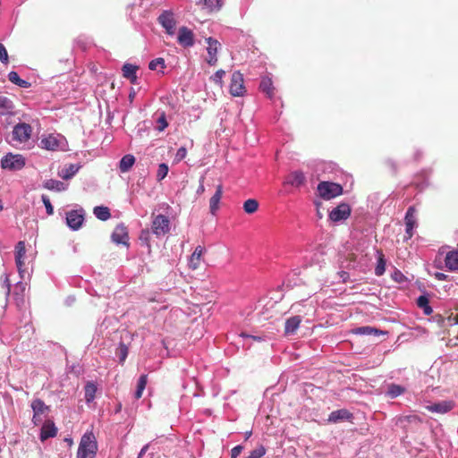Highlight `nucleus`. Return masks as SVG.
Masks as SVG:
<instances>
[{
	"instance_id": "1",
	"label": "nucleus",
	"mask_w": 458,
	"mask_h": 458,
	"mask_svg": "<svg viewBox=\"0 0 458 458\" xmlns=\"http://www.w3.org/2000/svg\"><path fill=\"white\" fill-rule=\"evenodd\" d=\"M98 443L92 431L85 432L80 441L76 458H95Z\"/></svg>"
},
{
	"instance_id": "2",
	"label": "nucleus",
	"mask_w": 458,
	"mask_h": 458,
	"mask_svg": "<svg viewBox=\"0 0 458 458\" xmlns=\"http://www.w3.org/2000/svg\"><path fill=\"white\" fill-rule=\"evenodd\" d=\"M319 197L325 200H329L343 194V186L336 182L323 181L317 187Z\"/></svg>"
},
{
	"instance_id": "3",
	"label": "nucleus",
	"mask_w": 458,
	"mask_h": 458,
	"mask_svg": "<svg viewBox=\"0 0 458 458\" xmlns=\"http://www.w3.org/2000/svg\"><path fill=\"white\" fill-rule=\"evenodd\" d=\"M352 213V208L347 202H341L328 213V219L336 225L346 221Z\"/></svg>"
},
{
	"instance_id": "4",
	"label": "nucleus",
	"mask_w": 458,
	"mask_h": 458,
	"mask_svg": "<svg viewBox=\"0 0 458 458\" xmlns=\"http://www.w3.org/2000/svg\"><path fill=\"white\" fill-rule=\"evenodd\" d=\"M25 158L22 155L7 153L1 159V167L10 171H19L25 166Z\"/></svg>"
},
{
	"instance_id": "5",
	"label": "nucleus",
	"mask_w": 458,
	"mask_h": 458,
	"mask_svg": "<svg viewBox=\"0 0 458 458\" xmlns=\"http://www.w3.org/2000/svg\"><path fill=\"white\" fill-rule=\"evenodd\" d=\"M33 132L32 126L27 123H18L13 128L12 137L13 140L19 142L28 141Z\"/></svg>"
},
{
	"instance_id": "6",
	"label": "nucleus",
	"mask_w": 458,
	"mask_h": 458,
	"mask_svg": "<svg viewBox=\"0 0 458 458\" xmlns=\"http://www.w3.org/2000/svg\"><path fill=\"white\" fill-rule=\"evenodd\" d=\"M229 91L233 97H242L246 92L243 75L239 71L232 74Z\"/></svg>"
},
{
	"instance_id": "7",
	"label": "nucleus",
	"mask_w": 458,
	"mask_h": 458,
	"mask_svg": "<svg viewBox=\"0 0 458 458\" xmlns=\"http://www.w3.org/2000/svg\"><path fill=\"white\" fill-rule=\"evenodd\" d=\"M84 216L83 208L70 210L66 213V225L72 231H77L84 222Z\"/></svg>"
},
{
	"instance_id": "8",
	"label": "nucleus",
	"mask_w": 458,
	"mask_h": 458,
	"mask_svg": "<svg viewBox=\"0 0 458 458\" xmlns=\"http://www.w3.org/2000/svg\"><path fill=\"white\" fill-rule=\"evenodd\" d=\"M158 23L165 30L168 35H174L175 31V20L174 13L170 10L163 11L157 17Z\"/></svg>"
},
{
	"instance_id": "9",
	"label": "nucleus",
	"mask_w": 458,
	"mask_h": 458,
	"mask_svg": "<svg viewBox=\"0 0 458 458\" xmlns=\"http://www.w3.org/2000/svg\"><path fill=\"white\" fill-rule=\"evenodd\" d=\"M306 183V176L301 170L291 172L284 179V186H292L293 188L299 189Z\"/></svg>"
},
{
	"instance_id": "10",
	"label": "nucleus",
	"mask_w": 458,
	"mask_h": 458,
	"mask_svg": "<svg viewBox=\"0 0 458 458\" xmlns=\"http://www.w3.org/2000/svg\"><path fill=\"white\" fill-rule=\"evenodd\" d=\"M169 219L164 215H157L152 223V232L156 235H164L169 231Z\"/></svg>"
},
{
	"instance_id": "11",
	"label": "nucleus",
	"mask_w": 458,
	"mask_h": 458,
	"mask_svg": "<svg viewBox=\"0 0 458 458\" xmlns=\"http://www.w3.org/2000/svg\"><path fill=\"white\" fill-rule=\"evenodd\" d=\"M177 41L183 47H191L194 46V34L191 30L182 26L178 30Z\"/></svg>"
},
{
	"instance_id": "12",
	"label": "nucleus",
	"mask_w": 458,
	"mask_h": 458,
	"mask_svg": "<svg viewBox=\"0 0 458 458\" xmlns=\"http://www.w3.org/2000/svg\"><path fill=\"white\" fill-rule=\"evenodd\" d=\"M454 404L452 401H440L431 403L425 406L426 410L433 413L445 414L454 408Z\"/></svg>"
},
{
	"instance_id": "13",
	"label": "nucleus",
	"mask_w": 458,
	"mask_h": 458,
	"mask_svg": "<svg viewBox=\"0 0 458 458\" xmlns=\"http://www.w3.org/2000/svg\"><path fill=\"white\" fill-rule=\"evenodd\" d=\"M111 239L115 244L128 245L129 236L127 228L123 225H118L112 233Z\"/></svg>"
},
{
	"instance_id": "14",
	"label": "nucleus",
	"mask_w": 458,
	"mask_h": 458,
	"mask_svg": "<svg viewBox=\"0 0 458 458\" xmlns=\"http://www.w3.org/2000/svg\"><path fill=\"white\" fill-rule=\"evenodd\" d=\"M206 41L208 43L207 51L208 54L207 62L209 65H215L217 62L216 54L218 47H220V43L211 37L206 38Z\"/></svg>"
},
{
	"instance_id": "15",
	"label": "nucleus",
	"mask_w": 458,
	"mask_h": 458,
	"mask_svg": "<svg viewBox=\"0 0 458 458\" xmlns=\"http://www.w3.org/2000/svg\"><path fill=\"white\" fill-rule=\"evenodd\" d=\"M353 419V414L346 409H340L332 411L327 419L328 422L331 423H339L345 420H352Z\"/></svg>"
},
{
	"instance_id": "16",
	"label": "nucleus",
	"mask_w": 458,
	"mask_h": 458,
	"mask_svg": "<svg viewBox=\"0 0 458 458\" xmlns=\"http://www.w3.org/2000/svg\"><path fill=\"white\" fill-rule=\"evenodd\" d=\"M15 113V105L13 101L5 96H0V115L13 116Z\"/></svg>"
},
{
	"instance_id": "17",
	"label": "nucleus",
	"mask_w": 458,
	"mask_h": 458,
	"mask_svg": "<svg viewBox=\"0 0 458 458\" xmlns=\"http://www.w3.org/2000/svg\"><path fill=\"white\" fill-rule=\"evenodd\" d=\"M57 434V428L53 421H47L43 424L39 438L42 442L48 438L55 437Z\"/></svg>"
},
{
	"instance_id": "18",
	"label": "nucleus",
	"mask_w": 458,
	"mask_h": 458,
	"mask_svg": "<svg viewBox=\"0 0 458 458\" xmlns=\"http://www.w3.org/2000/svg\"><path fill=\"white\" fill-rule=\"evenodd\" d=\"M139 66L125 63L122 67L123 76L132 84L138 83L137 71Z\"/></svg>"
},
{
	"instance_id": "19",
	"label": "nucleus",
	"mask_w": 458,
	"mask_h": 458,
	"mask_svg": "<svg viewBox=\"0 0 458 458\" xmlns=\"http://www.w3.org/2000/svg\"><path fill=\"white\" fill-rule=\"evenodd\" d=\"M406 392V387L401 385H397L394 383H390L386 385V389L384 392L386 397L390 399L397 398L401 396Z\"/></svg>"
},
{
	"instance_id": "20",
	"label": "nucleus",
	"mask_w": 458,
	"mask_h": 458,
	"mask_svg": "<svg viewBox=\"0 0 458 458\" xmlns=\"http://www.w3.org/2000/svg\"><path fill=\"white\" fill-rule=\"evenodd\" d=\"M395 425L406 428L409 424H419L421 422L417 415H400L394 418Z\"/></svg>"
},
{
	"instance_id": "21",
	"label": "nucleus",
	"mask_w": 458,
	"mask_h": 458,
	"mask_svg": "<svg viewBox=\"0 0 458 458\" xmlns=\"http://www.w3.org/2000/svg\"><path fill=\"white\" fill-rule=\"evenodd\" d=\"M136 162V158L131 154L124 155L118 163V169L120 173L125 174L128 173Z\"/></svg>"
},
{
	"instance_id": "22",
	"label": "nucleus",
	"mask_w": 458,
	"mask_h": 458,
	"mask_svg": "<svg viewBox=\"0 0 458 458\" xmlns=\"http://www.w3.org/2000/svg\"><path fill=\"white\" fill-rule=\"evenodd\" d=\"M223 195V186L218 184L216 192L209 199V209L212 215H216L219 208V203Z\"/></svg>"
},
{
	"instance_id": "23",
	"label": "nucleus",
	"mask_w": 458,
	"mask_h": 458,
	"mask_svg": "<svg viewBox=\"0 0 458 458\" xmlns=\"http://www.w3.org/2000/svg\"><path fill=\"white\" fill-rule=\"evenodd\" d=\"M445 267L449 271H458V250L447 252L445 259Z\"/></svg>"
},
{
	"instance_id": "24",
	"label": "nucleus",
	"mask_w": 458,
	"mask_h": 458,
	"mask_svg": "<svg viewBox=\"0 0 458 458\" xmlns=\"http://www.w3.org/2000/svg\"><path fill=\"white\" fill-rule=\"evenodd\" d=\"M80 168L81 165L79 164H70L63 167L58 175L64 180H70L79 172Z\"/></svg>"
},
{
	"instance_id": "25",
	"label": "nucleus",
	"mask_w": 458,
	"mask_h": 458,
	"mask_svg": "<svg viewBox=\"0 0 458 458\" xmlns=\"http://www.w3.org/2000/svg\"><path fill=\"white\" fill-rule=\"evenodd\" d=\"M301 322V318L300 316H293L286 319L284 324V333L287 335H293L299 328L300 324Z\"/></svg>"
},
{
	"instance_id": "26",
	"label": "nucleus",
	"mask_w": 458,
	"mask_h": 458,
	"mask_svg": "<svg viewBox=\"0 0 458 458\" xmlns=\"http://www.w3.org/2000/svg\"><path fill=\"white\" fill-rule=\"evenodd\" d=\"M431 174L430 170H423L421 171L414 179V184L420 191L427 188L429 184V176Z\"/></svg>"
},
{
	"instance_id": "27",
	"label": "nucleus",
	"mask_w": 458,
	"mask_h": 458,
	"mask_svg": "<svg viewBox=\"0 0 458 458\" xmlns=\"http://www.w3.org/2000/svg\"><path fill=\"white\" fill-rule=\"evenodd\" d=\"M353 333L356 335H374V336H378L380 335L386 334V332H384L376 327H369V326L356 327L353 330Z\"/></svg>"
},
{
	"instance_id": "28",
	"label": "nucleus",
	"mask_w": 458,
	"mask_h": 458,
	"mask_svg": "<svg viewBox=\"0 0 458 458\" xmlns=\"http://www.w3.org/2000/svg\"><path fill=\"white\" fill-rule=\"evenodd\" d=\"M259 89L265 93L268 98H272L274 97V85L271 78L263 77L259 83Z\"/></svg>"
},
{
	"instance_id": "29",
	"label": "nucleus",
	"mask_w": 458,
	"mask_h": 458,
	"mask_svg": "<svg viewBox=\"0 0 458 458\" xmlns=\"http://www.w3.org/2000/svg\"><path fill=\"white\" fill-rule=\"evenodd\" d=\"M43 187L49 191H55L57 192L64 191L67 189V185L61 181L49 179L44 182Z\"/></svg>"
},
{
	"instance_id": "30",
	"label": "nucleus",
	"mask_w": 458,
	"mask_h": 458,
	"mask_svg": "<svg viewBox=\"0 0 458 458\" xmlns=\"http://www.w3.org/2000/svg\"><path fill=\"white\" fill-rule=\"evenodd\" d=\"M417 306L423 310L425 315H430L433 312V309L429 305V299L428 294L420 295L416 300Z\"/></svg>"
},
{
	"instance_id": "31",
	"label": "nucleus",
	"mask_w": 458,
	"mask_h": 458,
	"mask_svg": "<svg viewBox=\"0 0 458 458\" xmlns=\"http://www.w3.org/2000/svg\"><path fill=\"white\" fill-rule=\"evenodd\" d=\"M30 406L35 415H43L50 411L49 406L46 405V403L38 398L33 400Z\"/></svg>"
},
{
	"instance_id": "32",
	"label": "nucleus",
	"mask_w": 458,
	"mask_h": 458,
	"mask_svg": "<svg viewBox=\"0 0 458 458\" xmlns=\"http://www.w3.org/2000/svg\"><path fill=\"white\" fill-rule=\"evenodd\" d=\"M196 4L203 9L215 11L221 8L223 0H196Z\"/></svg>"
},
{
	"instance_id": "33",
	"label": "nucleus",
	"mask_w": 458,
	"mask_h": 458,
	"mask_svg": "<svg viewBox=\"0 0 458 458\" xmlns=\"http://www.w3.org/2000/svg\"><path fill=\"white\" fill-rule=\"evenodd\" d=\"M204 251H205V249L200 245H199L195 248L193 253L191 256V259H190V267L192 269L198 268V267L199 265L200 258H201L202 254L204 253Z\"/></svg>"
},
{
	"instance_id": "34",
	"label": "nucleus",
	"mask_w": 458,
	"mask_h": 458,
	"mask_svg": "<svg viewBox=\"0 0 458 458\" xmlns=\"http://www.w3.org/2000/svg\"><path fill=\"white\" fill-rule=\"evenodd\" d=\"M8 80L12 83H13L22 89H28L30 87V83L23 79H21L19 74L14 71H12L8 73Z\"/></svg>"
},
{
	"instance_id": "35",
	"label": "nucleus",
	"mask_w": 458,
	"mask_h": 458,
	"mask_svg": "<svg viewBox=\"0 0 458 458\" xmlns=\"http://www.w3.org/2000/svg\"><path fill=\"white\" fill-rule=\"evenodd\" d=\"M85 401L89 404L95 399L97 386L93 382H88L84 386Z\"/></svg>"
},
{
	"instance_id": "36",
	"label": "nucleus",
	"mask_w": 458,
	"mask_h": 458,
	"mask_svg": "<svg viewBox=\"0 0 458 458\" xmlns=\"http://www.w3.org/2000/svg\"><path fill=\"white\" fill-rule=\"evenodd\" d=\"M377 266L375 267V275L377 276H381L384 275L386 271V259L382 251H377Z\"/></svg>"
},
{
	"instance_id": "37",
	"label": "nucleus",
	"mask_w": 458,
	"mask_h": 458,
	"mask_svg": "<svg viewBox=\"0 0 458 458\" xmlns=\"http://www.w3.org/2000/svg\"><path fill=\"white\" fill-rule=\"evenodd\" d=\"M93 214L98 219L101 221H106L111 216L109 208L104 206L95 207L93 209Z\"/></svg>"
},
{
	"instance_id": "38",
	"label": "nucleus",
	"mask_w": 458,
	"mask_h": 458,
	"mask_svg": "<svg viewBox=\"0 0 458 458\" xmlns=\"http://www.w3.org/2000/svg\"><path fill=\"white\" fill-rule=\"evenodd\" d=\"M405 227H416L417 220L415 216V208L411 206L408 208L404 217Z\"/></svg>"
},
{
	"instance_id": "39",
	"label": "nucleus",
	"mask_w": 458,
	"mask_h": 458,
	"mask_svg": "<svg viewBox=\"0 0 458 458\" xmlns=\"http://www.w3.org/2000/svg\"><path fill=\"white\" fill-rule=\"evenodd\" d=\"M40 143H67V140L62 134L53 132L44 137Z\"/></svg>"
},
{
	"instance_id": "40",
	"label": "nucleus",
	"mask_w": 458,
	"mask_h": 458,
	"mask_svg": "<svg viewBox=\"0 0 458 458\" xmlns=\"http://www.w3.org/2000/svg\"><path fill=\"white\" fill-rule=\"evenodd\" d=\"M148 382V376L146 374H142L137 383V389L134 393V397L136 399H140L142 396L143 391L146 387Z\"/></svg>"
},
{
	"instance_id": "41",
	"label": "nucleus",
	"mask_w": 458,
	"mask_h": 458,
	"mask_svg": "<svg viewBox=\"0 0 458 458\" xmlns=\"http://www.w3.org/2000/svg\"><path fill=\"white\" fill-rule=\"evenodd\" d=\"M259 208V202L255 199H249L243 203V210L247 214H253Z\"/></svg>"
},
{
	"instance_id": "42",
	"label": "nucleus",
	"mask_w": 458,
	"mask_h": 458,
	"mask_svg": "<svg viewBox=\"0 0 458 458\" xmlns=\"http://www.w3.org/2000/svg\"><path fill=\"white\" fill-rule=\"evenodd\" d=\"M168 126V123L166 120V115L165 112H160L157 114V118L156 120V130L158 131H163Z\"/></svg>"
},
{
	"instance_id": "43",
	"label": "nucleus",
	"mask_w": 458,
	"mask_h": 458,
	"mask_svg": "<svg viewBox=\"0 0 458 458\" xmlns=\"http://www.w3.org/2000/svg\"><path fill=\"white\" fill-rule=\"evenodd\" d=\"M128 352H129V350H128V347L126 346V344H124L123 343H120L117 350H116V355L118 356L119 358V362L121 364H123L127 356H128Z\"/></svg>"
},
{
	"instance_id": "44",
	"label": "nucleus",
	"mask_w": 458,
	"mask_h": 458,
	"mask_svg": "<svg viewBox=\"0 0 458 458\" xmlns=\"http://www.w3.org/2000/svg\"><path fill=\"white\" fill-rule=\"evenodd\" d=\"M168 171H169V168L165 163L159 164L157 171V174H156L157 181L161 182L162 180H164L166 177Z\"/></svg>"
},
{
	"instance_id": "45",
	"label": "nucleus",
	"mask_w": 458,
	"mask_h": 458,
	"mask_svg": "<svg viewBox=\"0 0 458 458\" xmlns=\"http://www.w3.org/2000/svg\"><path fill=\"white\" fill-rule=\"evenodd\" d=\"M15 259H24L26 254L25 242L22 241L18 242L15 246Z\"/></svg>"
},
{
	"instance_id": "46",
	"label": "nucleus",
	"mask_w": 458,
	"mask_h": 458,
	"mask_svg": "<svg viewBox=\"0 0 458 458\" xmlns=\"http://www.w3.org/2000/svg\"><path fill=\"white\" fill-rule=\"evenodd\" d=\"M165 67V60L161 57L153 59L148 63V69L151 71H157L158 68L164 69Z\"/></svg>"
},
{
	"instance_id": "47",
	"label": "nucleus",
	"mask_w": 458,
	"mask_h": 458,
	"mask_svg": "<svg viewBox=\"0 0 458 458\" xmlns=\"http://www.w3.org/2000/svg\"><path fill=\"white\" fill-rule=\"evenodd\" d=\"M266 454V448L264 445H260L254 450L250 452V454L246 456V458H261Z\"/></svg>"
},
{
	"instance_id": "48",
	"label": "nucleus",
	"mask_w": 458,
	"mask_h": 458,
	"mask_svg": "<svg viewBox=\"0 0 458 458\" xmlns=\"http://www.w3.org/2000/svg\"><path fill=\"white\" fill-rule=\"evenodd\" d=\"M41 200H42V202H43V204H44V206L46 208L47 214V215H53L54 214V208H53V206H52V204L50 202L49 198L47 195L43 194L41 196Z\"/></svg>"
},
{
	"instance_id": "49",
	"label": "nucleus",
	"mask_w": 458,
	"mask_h": 458,
	"mask_svg": "<svg viewBox=\"0 0 458 458\" xmlns=\"http://www.w3.org/2000/svg\"><path fill=\"white\" fill-rule=\"evenodd\" d=\"M225 72L224 70H218L215 72V74L211 77V79L215 83L221 85L222 80H223V77L225 76Z\"/></svg>"
},
{
	"instance_id": "50",
	"label": "nucleus",
	"mask_w": 458,
	"mask_h": 458,
	"mask_svg": "<svg viewBox=\"0 0 458 458\" xmlns=\"http://www.w3.org/2000/svg\"><path fill=\"white\" fill-rule=\"evenodd\" d=\"M0 61L3 64H7L8 63L7 50H6L5 47L2 43H0Z\"/></svg>"
},
{
	"instance_id": "51",
	"label": "nucleus",
	"mask_w": 458,
	"mask_h": 458,
	"mask_svg": "<svg viewBox=\"0 0 458 458\" xmlns=\"http://www.w3.org/2000/svg\"><path fill=\"white\" fill-rule=\"evenodd\" d=\"M15 264H16V267H17V269H18L21 278L23 279L24 273H25V269L23 268L24 259H15Z\"/></svg>"
},
{
	"instance_id": "52",
	"label": "nucleus",
	"mask_w": 458,
	"mask_h": 458,
	"mask_svg": "<svg viewBox=\"0 0 458 458\" xmlns=\"http://www.w3.org/2000/svg\"><path fill=\"white\" fill-rule=\"evenodd\" d=\"M392 278L395 281V282H398V283H402L404 281L405 276H403V274L399 271V270H395L393 274H392Z\"/></svg>"
},
{
	"instance_id": "53",
	"label": "nucleus",
	"mask_w": 458,
	"mask_h": 458,
	"mask_svg": "<svg viewBox=\"0 0 458 458\" xmlns=\"http://www.w3.org/2000/svg\"><path fill=\"white\" fill-rule=\"evenodd\" d=\"M242 449H243V447L241 445L234 446L231 450V458H237L241 454Z\"/></svg>"
},
{
	"instance_id": "54",
	"label": "nucleus",
	"mask_w": 458,
	"mask_h": 458,
	"mask_svg": "<svg viewBox=\"0 0 458 458\" xmlns=\"http://www.w3.org/2000/svg\"><path fill=\"white\" fill-rule=\"evenodd\" d=\"M186 156V148L184 147H182L178 149L175 158L177 161H180L183 159Z\"/></svg>"
},
{
	"instance_id": "55",
	"label": "nucleus",
	"mask_w": 458,
	"mask_h": 458,
	"mask_svg": "<svg viewBox=\"0 0 458 458\" xmlns=\"http://www.w3.org/2000/svg\"><path fill=\"white\" fill-rule=\"evenodd\" d=\"M204 176H201L200 179H199V187L196 191V193L198 195H201L204 191H205V186H204Z\"/></svg>"
},
{
	"instance_id": "56",
	"label": "nucleus",
	"mask_w": 458,
	"mask_h": 458,
	"mask_svg": "<svg viewBox=\"0 0 458 458\" xmlns=\"http://www.w3.org/2000/svg\"><path fill=\"white\" fill-rule=\"evenodd\" d=\"M435 278L438 281H447L448 280V276L444 274V273H441V272H437L435 273Z\"/></svg>"
},
{
	"instance_id": "57",
	"label": "nucleus",
	"mask_w": 458,
	"mask_h": 458,
	"mask_svg": "<svg viewBox=\"0 0 458 458\" xmlns=\"http://www.w3.org/2000/svg\"><path fill=\"white\" fill-rule=\"evenodd\" d=\"M3 286L6 288V294L8 295L10 293L11 290V284L8 276H5L4 281H3Z\"/></svg>"
},
{
	"instance_id": "58",
	"label": "nucleus",
	"mask_w": 458,
	"mask_h": 458,
	"mask_svg": "<svg viewBox=\"0 0 458 458\" xmlns=\"http://www.w3.org/2000/svg\"><path fill=\"white\" fill-rule=\"evenodd\" d=\"M415 227H405V240H409L413 236V230Z\"/></svg>"
},
{
	"instance_id": "59",
	"label": "nucleus",
	"mask_w": 458,
	"mask_h": 458,
	"mask_svg": "<svg viewBox=\"0 0 458 458\" xmlns=\"http://www.w3.org/2000/svg\"><path fill=\"white\" fill-rule=\"evenodd\" d=\"M61 145H44V148L47 149V150H51V151H55V150H58L59 149V147ZM61 150H65L64 148H60Z\"/></svg>"
},
{
	"instance_id": "60",
	"label": "nucleus",
	"mask_w": 458,
	"mask_h": 458,
	"mask_svg": "<svg viewBox=\"0 0 458 458\" xmlns=\"http://www.w3.org/2000/svg\"><path fill=\"white\" fill-rule=\"evenodd\" d=\"M240 336H242L243 338H252L253 340L259 341V342L262 341V337H260V336H254V335H248V334H245V333H242L240 335Z\"/></svg>"
},
{
	"instance_id": "61",
	"label": "nucleus",
	"mask_w": 458,
	"mask_h": 458,
	"mask_svg": "<svg viewBox=\"0 0 458 458\" xmlns=\"http://www.w3.org/2000/svg\"><path fill=\"white\" fill-rule=\"evenodd\" d=\"M41 420V415H35V413H33L32 422L34 425H38Z\"/></svg>"
},
{
	"instance_id": "62",
	"label": "nucleus",
	"mask_w": 458,
	"mask_h": 458,
	"mask_svg": "<svg viewBox=\"0 0 458 458\" xmlns=\"http://www.w3.org/2000/svg\"><path fill=\"white\" fill-rule=\"evenodd\" d=\"M148 447H149V444L145 445L140 449V453H139V454H138V458H141V457L144 455V454L148 451Z\"/></svg>"
},
{
	"instance_id": "63",
	"label": "nucleus",
	"mask_w": 458,
	"mask_h": 458,
	"mask_svg": "<svg viewBox=\"0 0 458 458\" xmlns=\"http://www.w3.org/2000/svg\"><path fill=\"white\" fill-rule=\"evenodd\" d=\"M340 276H341V278L343 279V281H344V282H345V281H346V279L349 277V275H348V273H347V272H345V271H341V272H340Z\"/></svg>"
},
{
	"instance_id": "64",
	"label": "nucleus",
	"mask_w": 458,
	"mask_h": 458,
	"mask_svg": "<svg viewBox=\"0 0 458 458\" xmlns=\"http://www.w3.org/2000/svg\"><path fill=\"white\" fill-rule=\"evenodd\" d=\"M122 411V403H118L114 408V413H119Z\"/></svg>"
}]
</instances>
